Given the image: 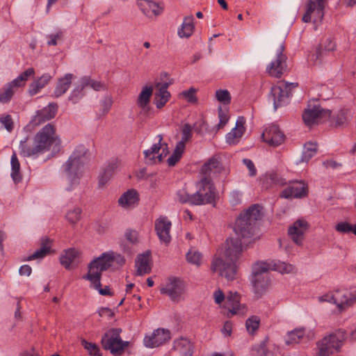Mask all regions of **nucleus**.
<instances>
[{
	"instance_id": "1",
	"label": "nucleus",
	"mask_w": 356,
	"mask_h": 356,
	"mask_svg": "<svg viewBox=\"0 0 356 356\" xmlns=\"http://www.w3.org/2000/svg\"><path fill=\"white\" fill-rule=\"evenodd\" d=\"M241 253L242 245L240 240L232 238L227 239L223 248L218 250L213 257L210 270L227 281L234 280L237 272L236 263Z\"/></svg>"
},
{
	"instance_id": "2",
	"label": "nucleus",
	"mask_w": 356,
	"mask_h": 356,
	"mask_svg": "<svg viewBox=\"0 0 356 356\" xmlns=\"http://www.w3.org/2000/svg\"><path fill=\"white\" fill-rule=\"evenodd\" d=\"M60 145L55 127L49 123L35 135L32 141L26 138L20 142L19 154L25 157L33 156L50 150L52 145L58 147Z\"/></svg>"
},
{
	"instance_id": "3",
	"label": "nucleus",
	"mask_w": 356,
	"mask_h": 356,
	"mask_svg": "<svg viewBox=\"0 0 356 356\" xmlns=\"http://www.w3.org/2000/svg\"><path fill=\"white\" fill-rule=\"evenodd\" d=\"M199 189L196 193L189 195L184 189L177 193L178 200L181 203H189L193 205L210 204L215 201L216 194L215 188L208 179H202L199 182Z\"/></svg>"
},
{
	"instance_id": "4",
	"label": "nucleus",
	"mask_w": 356,
	"mask_h": 356,
	"mask_svg": "<svg viewBox=\"0 0 356 356\" xmlns=\"http://www.w3.org/2000/svg\"><path fill=\"white\" fill-rule=\"evenodd\" d=\"M262 216L261 207L257 204L250 207L242 213L235 222L234 230L241 238H250L255 232L257 220Z\"/></svg>"
},
{
	"instance_id": "5",
	"label": "nucleus",
	"mask_w": 356,
	"mask_h": 356,
	"mask_svg": "<svg viewBox=\"0 0 356 356\" xmlns=\"http://www.w3.org/2000/svg\"><path fill=\"white\" fill-rule=\"evenodd\" d=\"M346 339V332L340 330L325 335L316 343L317 355L330 356L339 353Z\"/></svg>"
},
{
	"instance_id": "6",
	"label": "nucleus",
	"mask_w": 356,
	"mask_h": 356,
	"mask_svg": "<svg viewBox=\"0 0 356 356\" xmlns=\"http://www.w3.org/2000/svg\"><path fill=\"white\" fill-rule=\"evenodd\" d=\"M270 270V266L267 262H257L252 268V283L254 293L261 296L268 289L270 280L267 272Z\"/></svg>"
},
{
	"instance_id": "7",
	"label": "nucleus",
	"mask_w": 356,
	"mask_h": 356,
	"mask_svg": "<svg viewBox=\"0 0 356 356\" xmlns=\"http://www.w3.org/2000/svg\"><path fill=\"white\" fill-rule=\"evenodd\" d=\"M121 331L120 329H111L106 332L102 339L103 348L110 350L113 355H121L129 343L128 341L122 340Z\"/></svg>"
},
{
	"instance_id": "8",
	"label": "nucleus",
	"mask_w": 356,
	"mask_h": 356,
	"mask_svg": "<svg viewBox=\"0 0 356 356\" xmlns=\"http://www.w3.org/2000/svg\"><path fill=\"white\" fill-rule=\"evenodd\" d=\"M108 257L104 253L94 259L88 266V273L83 278L90 282L91 286H101V277L103 271L110 268Z\"/></svg>"
},
{
	"instance_id": "9",
	"label": "nucleus",
	"mask_w": 356,
	"mask_h": 356,
	"mask_svg": "<svg viewBox=\"0 0 356 356\" xmlns=\"http://www.w3.org/2000/svg\"><path fill=\"white\" fill-rule=\"evenodd\" d=\"M330 111L323 109L318 104H309L302 114V119L307 126L311 127L315 124L326 121L330 118Z\"/></svg>"
},
{
	"instance_id": "10",
	"label": "nucleus",
	"mask_w": 356,
	"mask_h": 356,
	"mask_svg": "<svg viewBox=\"0 0 356 356\" xmlns=\"http://www.w3.org/2000/svg\"><path fill=\"white\" fill-rule=\"evenodd\" d=\"M327 3V0H308L307 9L302 17V21L305 23H314L321 22L324 17V9Z\"/></svg>"
},
{
	"instance_id": "11",
	"label": "nucleus",
	"mask_w": 356,
	"mask_h": 356,
	"mask_svg": "<svg viewBox=\"0 0 356 356\" xmlns=\"http://www.w3.org/2000/svg\"><path fill=\"white\" fill-rule=\"evenodd\" d=\"M158 137L159 142L144 151L145 161L147 164L153 165L161 163L169 153L167 143L162 142V136L159 135Z\"/></svg>"
},
{
	"instance_id": "12",
	"label": "nucleus",
	"mask_w": 356,
	"mask_h": 356,
	"mask_svg": "<svg viewBox=\"0 0 356 356\" xmlns=\"http://www.w3.org/2000/svg\"><path fill=\"white\" fill-rule=\"evenodd\" d=\"M284 46L280 44L276 49L272 51V56L275 59L267 67V72L271 76L279 78L280 77L286 69V57L283 54Z\"/></svg>"
},
{
	"instance_id": "13",
	"label": "nucleus",
	"mask_w": 356,
	"mask_h": 356,
	"mask_svg": "<svg viewBox=\"0 0 356 356\" xmlns=\"http://www.w3.org/2000/svg\"><path fill=\"white\" fill-rule=\"evenodd\" d=\"M202 179H208L210 184L213 186L212 183V178L216 177L222 175L226 177L229 171L228 169L224 168L220 162L216 158H211L201 168Z\"/></svg>"
},
{
	"instance_id": "14",
	"label": "nucleus",
	"mask_w": 356,
	"mask_h": 356,
	"mask_svg": "<svg viewBox=\"0 0 356 356\" xmlns=\"http://www.w3.org/2000/svg\"><path fill=\"white\" fill-rule=\"evenodd\" d=\"M297 86V83L280 81L276 86L271 88V97L275 109L282 105L284 99L290 96L291 91Z\"/></svg>"
},
{
	"instance_id": "15",
	"label": "nucleus",
	"mask_w": 356,
	"mask_h": 356,
	"mask_svg": "<svg viewBox=\"0 0 356 356\" xmlns=\"http://www.w3.org/2000/svg\"><path fill=\"white\" fill-rule=\"evenodd\" d=\"M162 294H165L172 300L178 302L185 291L184 283L178 278L171 277L160 288Z\"/></svg>"
},
{
	"instance_id": "16",
	"label": "nucleus",
	"mask_w": 356,
	"mask_h": 356,
	"mask_svg": "<svg viewBox=\"0 0 356 356\" xmlns=\"http://www.w3.org/2000/svg\"><path fill=\"white\" fill-rule=\"evenodd\" d=\"M240 300L241 296L237 292L229 291L227 295L224 307L228 311V317L233 315H244L246 313L245 306L241 304Z\"/></svg>"
},
{
	"instance_id": "17",
	"label": "nucleus",
	"mask_w": 356,
	"mask_h": 356,
	"mask_svg": "<svg viewBox=\"0 0 356 356\" xmlns=\"http://www.w3.org/2000/svg\"><path fill=\"white\" fill-rule=\"evenodd\" d=\"M308 194V186L306 183L302 181H290L289 186L284 189L280 197L289 199V198H302L305 197Z\"/></svg>"
},
{
	"instance_id": "18",
	"label": "nucleus",
	"mask_w": 356,
	"mask_h": 356,
	"mask_svg": "<svg viewBox=\"0 0 356 356\" xmlns=\"http://www.w3.org/2000/svg\"><path fill=\"white\" fill-rule=\"evenodd\" d=\"M173 81L166 82H156L155 83L156 92L154 94V104L157 108H162L171 97L168 88L172 84Z\"/></svg>"
},
{
	"instance_id": "19",
	"label": "nucleus",
	"mask_w": 356,
	"mask_h": 356,
	"mask_svg": "<svg viewBox=\"0 0 356 356\" xmlns=\"http://www.w3.org/2000/svg\"><path fill=\"white\" fill-rule=\"evenodd\" d=\"M70 166H67V161L64 165V170L70 186L67 187V190H70L73 186L79 184V179L82 174L83 163L81 161L73 160Z\"/></svg>"
},
{
	"instance_id": "20",
	"label": "nucleus",
	"mask_w": 356,
	"mask_h": 356,
	"mask_svg": "<svg viewBox=\"0 0 356 356\" xmlns=\"http://www.w3.org/2000/svg\"><path fill=\"white\" fill-rule=\"evenodd\" d=\"M264 142L270 146L277 147L284 141V135L276 125H270L265 129L261 135Z\"/></svg>"
},
{
	"instance_id": "21",
	"label": "nucleus",
	"mask_w": 356,
	"mask_h": 356,
	"mask_svg": "<svg viewBox=\"0 0 356 356\" xmlns=\"http://www.w3.org/2000/svg\"><path fill=\"white\" fill-rule=\"evenodd\" d=\"M309 228L308 222L304 219H298L289 228L288 234L291 240L297 245H301L304 234Z\"/></svg>"
},
{
	"instance_id": "22",
	"label": "nucleus",
	"mask_w": 356,
	"mask_h": 356,
	"mask_svg": "<svg viewBox=\"0 0 356 356\" xmlns=\"http://www.w3.org/2000/svg\"><path fill=\"white\" fill-rule=\"evenodd\" d=\"M356 302V291L353 292L347 290H337L334 291V304L337 305L340 310L352 306Z\"/></svg>"
},
{
	"instance_id": "23",
	"label": "nucleus",
	"mask_w": 356,
	"mask_h": 356,
	"mask_svg": "<svg viewBox=\"0 0 356 356\" xmlns=\"http://www.w3.org/2000/svg\"><path fill=\"white\" fill-rule=\"evenodd\" d=\"M171 222L166 218L161 216L155 221V230L161 242L168 245L171 241L170 229Z\"/></svg>"
},
{
	"instance_id": "24",
	"label": "nucleus",
	"mask_w": 356,
	"mask_h": 356,
	"mask_svg": "<svg viewBox=\"0 0 356 356\" xmlns=\"http://www.w3.org/2000/svg\"><path fill=\"white\" fill-rule=\"evenodd\" d=\"M170 338V334L168 330L164 329L156 330L151 336L145 337L144 339L145 345L148 348L158 347Z\"/></svg>"
},
{
	"instance_id": "25",
	"label": "nucleus",
	"mask_w": 356,
	"mask_h": 356,
	"mask_svg": "<svg viewBox=\"0 0 356 356\" xmlns=\"http://www.w3.org/2000/svg\"><path fill=\"white\" fill-rule=\"evenodd\" d=\"M193 344L186 338H179L174 341L173 356H192L193 354Z\"/></svg>"
},
{
	"instance_id": "26",
	"label": "nucleus",
	"mask_w": 356,
	"mask_h": 356,
	"mask_svg": "<svg viewBox=\"0 0 356 356\" xmlns=\"http://www.w3.org/2000/svg\"><path fill=\"white\" fill-rule=\"evenodd\" d=\"M245 118L238 117L235 127L226 135V142L228 144L236 145L240 141L245 131Z\"/></svg>"
},
{
	"instance_id": "27",
	"label": "nucleus",
	"mask_w": 356,
	"mask_h": 356,
	"mask_svg": "<svg viewBox=\"0 0 356 356\" xmlns=\"http://www.w3.org/2000/svg\"><path fill=\"white\" fill-rule=\"evenodd\" d=\"M57 108L56 104H49L47 107L37 112L32 120L33 125L39 126L46 121L54 118L56 116Z\"/></svg>"
},
{
	"instance_id": "28",
	"label": "nucleus",
	"mask_w": 356,
	"mask_h": 356,
	"mask_svg": "<svg viewBox=\"0 0 356 356\" xmlns=\"http://www.w3.org/2000/svg\"><path fill=\"white\" fill-rule=\"evenodd\" d=\"M139 195L134 189L128 190L118 199L119 205L126 209L134 207L138 204Z\"/></svg>"
},
{
	"instance_id": "29",
	"label": "nucleus",
	"mask_w": 356,
	"mask_h": 356,
	"mask_svg": "<svg viewBox=\"0 0 356 356\" xmlns=\"http://www.w3.org/2000/svg\"><path fill=\"white\" fill-rule=\"evenodd\" d=\"M138 5L142 12L149 17L158 16L163 11V8L159 3L150 0H138Z\"/></svg>"
},
{
	"instance_id": "30",
	"label": "nucleus",
	"mask_w": 356,
	"mask_h": 356,
	"mask_svg": "<svg viewBox=\"0 0 356 356\" xmlns=\"http://www.w3.org/2000/svg\"><path fill=\"white\" fill-rule=\"evenodd\" d=\"M337 44L334 40L331 38H325L319 44L316 49L315 55H312V59L315 63H321V58L323 56V51H334L336 50Z\"/></svg>"
},
{
	"instance_id": "31",
	"label": "nucleus",
	"mask_w": 356,
	"mask_h": 356,
	"mask_svg": "<svg viewBox=\"0 0 356 356\" xmlns=\"http://www.w3.org/2000/svg\"><path fill=\"white\" fill-rule=\"evenodd\" d=\"M149 252L140 254L138 256L136 261V275H143L147 274L151 271V266L149 264Z\"/></svg>"
},
{
	"instance_id": "32",
	"label": "nucleus",
	"mask_w": 356,
	"mask_h": 356,
	"mask_svg": "<svg viewBox=\"0 0 356 356\" xmlns=\"http://www.w3.org/2000/svg\"><path fill=\"white\" fill-rule=\"evenodd\" d=\"M74 78V76L72 74L68 73L58 79L54 90V96L58 97L65 94L70 88Z\"/></svg>"
},
{
	"instance_id": "33",
	"label": "nucleus",
	"mask_w": 356,
	"mask_h": 356,
	"mask_svg": "<svg viewBox=\"0 0 356 356\" xmlns=\"http://www.w3.org/2000/svg\"><path fill=\"white\" fill-rule=\"evenodd\" d=\"M194 17L193 15H189L184 19L181 27L178 29V35L181 38H188L191 37L195 29L193 23Z\"/></svg>"
},
{
	"instance_id": "34",
	"label": "nucleus",
	"mask_w": 356,
	"mask_h": 356,
	"mask_svg": "<svg viewBox=\"0 0 356 356\" xmlns=\"http://www.w3.org/2000/svg\"><path fill=\"white\" fill-rule=\"evenodd\" d=\"M52 76L49 74H44L39 79L32 82L29 88V93L31 96L38 94L42 88L47 85L51 80Z\"/></svg>"
},
{
	"instance_id": "35",
	"label": "nucleus",
	"mask_w": 356,
	"mask_h": 356,
	"mask_svg": "<svg viewBox=\"0 0 356 356\" xmlns=\"http://www.w3.org/2000/svg\"><path fill=\"white\" fill-rule=\"evenodd\" d=\"M52 241L47 238H42L40 241V248L36 250L33 254L28 257V260L42 259L49 253L51 248Z\"/></svg>"
},
{
	"instance_id": "36",
	"label": "nucleus",
	"mask_w": 356,
	"mask_h": 356,
	"mask_svg": "<svg viewBox=\"0 0 356 356\" xmlns=\"http://www.w3.org/2000/svg\"><path fill=\"white\" fill-rule=\"evenodd\" d=\"M153 92V88L152 86H145L142 88L138 99L137 104L143 109H145L149 104L151 97Z\"/></svg>"
},
{
	"instance_id": "37",
	"label": "nucleus",
	"mask_w": 356,
	"mask_h": 356,
	"mask_svg": "<svg viewBox=\"0 0 356 356\" xmlns=\"http://www.w3.org/2000/svg\"><path fill=\"white\" fill-rule=\"evenodd\" d=\"M268 264L270 266V270L278 271L282 274L295 273L296 272V268L293 265L283 261H272L268 263Z\"/></svg>"
},
{
	"instance_id": "38",
	"label": "nucleus",
	"mask_w": 356,
	"mask_h": 356,
	"mask_svg": "<svg viewBox=\"0 0 356 356\" xmlns=\"http://www.w3.org/2000/svg\"><path fill=\"white\" fill-rule=\"evenodd\" d=\"M305 336L304 328L295 329L289 332L285 338V343L287 345L298 343Z\"/></svg>"
},
{
	"instance_id": "39",
	"label": "nucleus",
	"mask_w": 356,
	"mask_h": 356,
	"mask_svg": "<svg viewBox=\"0 0 356 356\" xmlns=\"http://www.w3.org/2000/svg\"><path fill=\"white\" fill-rule=\"evenodd\" d=\"M35 74V70L33 67L28 68L24 72L20 74L15 79L10 82V86L15 88L22 87L25 86L26 81L30 76Z\"/></svg>"
},
{
	"instance_id": "40",
	"label": "nucleus",
	"mask_w": 356,
	"mask_h": 356,
	"mask_svg": "<svg viewBox=\"0 0 356 356\" xmlns=\"http://www.w3.org/2000/svg\"><path fill=\"white\" fill-rule=\"evenodd\" d=\"M78 254L79 252L75 249H69L65 251L64 254H62L60 258L61 264L65 266V268L69 269Z\"/></svg>"
},
{
	"instance_id": "41",
	"label": "nucleus",
	"mask_w": 356,
	"mask_h": 356,
	"mask_svg": "<svg viewBox=\"0 0 356 356\" xmlns=\"http://www.w3.org/2000/svg\"><path fill=\"white\" fill-rule=\"evenodd\" d=\"M317 152V144L309 142L304 146L301 161L308 162Z\"/></svg>"
},
{
	"instance_id": "42",
	"label": "nucleus",
	"mask_w": 356,
	"mask_h": 356,
	"mask_svg": "<svg viewBox=\"0 0 356 356\" xmlns=\"http://www.w3.org/2000/svg\"><path fill=\"white\" fill-rule=\"evenodd\" d=\"M182 144H177L173 153L170 156L167 160L168 165L169 166H175L181 158V156L184 152Z\"/></svg>"
},
{
	"instance_id": "43",
	"label": "nucleus",
	"mask_w": 356,
	"mask_h": 356,
	"mask_svg": "<svg viewBox=\"0 0 356 356\" xmlns=\"http://www.w3.org/2000/svg\"><path fill=\"white\" fill-rule=\"evenodd\" d=\"M11 167L12 178L13 179L15 182L20 181L22 179V175L20 174V164L15 153H14L11 157Z\"/></svg>"
},
{
	"instance_id": "44",
	"label": "nucleus",
	"mask_w": 356,
	"mask_h": 356,
	"mask_svg": "<svg viewBox=\"0 0 356 356\" xmlns=\"http://www.w3.org/2000/svg\"><path fill=\"white\" fill-rule=\"evenodd\" d=\"M88 152V149L83 145H79L73 152L67 160V166H70L71 162L73 160L81 161L83 163V159Z\"/></svg>"
},
{
	"instance_id": "45",
	"label": "nucleus",
	"mask_w": 356,
	"mask_h": 356,
	"mask_svg": "<svg viewBox=\"0 0 356 356\" xmlns=\"http://www.w3.org/2000/svg\"><path fill=\"white\" fill-rule=\"evenodd\" d=\"M81 86L82 87L90 86L95 90H101L106 89V86L100 81L92 80L88 77H83L81 79Z\"/></svg>"
},
{
	"instance_id": "46",
	"label": "nucleus",
	"mask_w": 356,
	"mask_h": 356,
	"mask_svg": "<svg viewBox=\"0 0 356 356\" xmlns=\"http://www.w3.org/2000/svg\"><path fill=\"white\" fill-rule=\"evenodd\" d=\"M187 261L191 264L200 266L202 264V255L196 250H190L186 254Z\"/></svg>"
},
{
	"instance_id": "47",
	"label": "nucleus",
	"mask_w": 356,
	"mask_h": 356,
	"mask_svg": "<svg viewBox=\"0 0 356 356\" xmlns=\"http://www.w3.org/2000/svg\"><path fill=\"white\" fill-rule=\"evenodd\" d=\"M81 343L90 355L101 356L99 353V348L96 343L88 342L85 339H81Z\"/></svg>"
},
{
	"instance_id": "48",
	"label": "nucleus",
	"mask_w": 356,
	"mask_h": 356,
	"mask_svg": "<svg viewBox=\"0 0 356 356\" xmlns=\"http://www.w3.org/2000/svg\"><path fill=\"white\" fill-rule=\"evenodd\" d=\"M215 96L216 99L223 104H229L231 102V95L227 90H217Z\"/></svg>"
},
{
	"instance_id": "49",
	"label": "nucleus",
	"mask_w": 356,
	"mask_h": 356,
	"mask_svg": "<svg viewBox=\"0 0 356 356\" xmlns=\"http://www.w3.org/2000/svg\"><path fill=\"white\" fill-rule=\"evenodd\" d=\"M105 257H108V263L110 264V267L112 266L114 264H117L120 266H122L124 264L125 259L120 254H118L113 252H106L104 253Z\"/></svg>"
},
{
	"instance_id": "50",
	"label": "nucleus",
	"mask_w": 356,
	"mask_h": 356,
	"mask_svg": "<svg viewBox=\"0 0 356 356\" xmlns=\"http://www.w3.org/2000/svg\"><path fill=\"white\" fill-rule=\"evenodd\" d=\"M181 140L177 144H182L183 148L185 149L186 143H187L192 137V129L188 124H186L183 126L181 129Z\"/></svg>"
},
{
	"instance_id": "51",
	"label": "nucleus",
	"mask_w": 356,
	"mask_h": 356,
	"mask_svg": "<svg viewBox=\"0 0 356 356\" xmlns=\"http://www.w3.org/2000/svg\"><path fill=\"white\" fill-rule=\"evenodd\" d=\"M81 214V209L80 208H74L67 213L66 218L70 223L75 225L80 220Z\"/></svg>"
},
{
	"instance_id": "52",
	"label": "nucleus",
	"mask_w": 356,
	"mask_h": 356,
	"mask_svg": "<svg viewBox=\"0 0 356 356\" xmlns=\"http://www.w3.org/2000/svg\"><path fill=\"white\" fill-rule=\"evenodd\" d=\"M196 89L191 88L188 90H184L179 94V97L185 99L188 102L196 103L197 101L196 97Z\"/></svg>"
},
{
	"instance_id": "53",
	"label": "nucleus",
	"mask_w": 356,
	"mask_h": 356,
	"mask_svg": "<svg viewBox=\"0 0 356 356\" xmlns=\"http://www.w3.org/2000/svg\"><path fill=\"white\" fill-rule=\"evenodd\" d=\"M84 88L85 87H82L80 82L79 84L72 92L69 97L70 100L72 101L74 104L78 103L84 96Z\"/></svg>"
},
{
	"instance_id": "54",
	"label": "nucleus",
	"mask_w": 356,
	"mask_h": 356,
	"mask_svg": "<svg viewBox=\"0 0 356 356\" xmlns=\"http://www.w3.org/2000/svg\"><path fill=\"white\" fill-rule=\"evenodd\" d=\"M218 118L219 123L216 127V131H218L220 129H222L228 122V120L229 119L228 112L227 111L222 110L221 107L218 108Z\"/></svg>"
},
{
	"instance_id": "55",
	"label": "nucleus",
	"mask_w": 356,
	"mask_h": 356,
	"mask_svg": "<svg viewBox=\"0 0 356 356\" xmlns=\"http://www.w3.org/2000/svg\"><path fill=\"white\" fill-rule=\"evenodd\" d=\"M14 86H10V83L9 85L4 88L2 91L0 92V102L1 103H6L12 98L15 91L13 90Z\"/></svg>"
},
{
	"instance_id": "56",
	"label": "nucleus",
	"mask_w": 356,
	"mask_h": 356,
	"mask_svg": "<svg viewBox=\"0 0 356 356\" xmlns=\"http://www.w3.org/2000/svg\"><path fill=\"white\" fill-rule=\"evenodd\" d=\"M259 318L257 316H253L249 318L245 323L248 331L250 333H254L259 328Z\"/></svg>"
},
{
	"instance_id": "57",
	"label": "nucleus",
	"mask_w": 356,
	"mask_h": 356,
	"mask_svg": "<svg viewBox=\"0 0 356 356\" xmlns=\"http://www.w3.org/2000/svg\"><path fill=\"white\" fill-rule=\"evenodd\" d=\"M113 100L111 97H105L99 103V111L102 115L107 114L111 108Z\"/></svg>"
},
{
	"instance_id": "58",
	"label": "nucleus",
	"mask_w": 356,
	"mask_h": 356,
	"mask_svg": "<svg viewBox=\"0 0 356 356\" xmlns=\"http://www.w3.org/2000/svg\"><path fill=\"white\" fill-rule=\"evenodd\" d=\"M267 181H270L271 183L275 185L283 186L286 184L284 179L280 177V175L275 172H270L266 175Z\"/></svg>"
},
{
	"instance_id": "59",
	"label": "nucleus",
	"mask_w": 356,
	"mask_h": 356,
	"mask_svg": "<svg viewBox=\"0 0 356 356\" xmlns=\"http://www.w3.org/2000/svg\"><path fill=\"white\" fill-rule=\"evenodd\" d=\"M113 175L109 172H106L105 170L99 175L98 186L99 188H103L108 181L110 180Z\"/></svg>"
},
{
	"instance_id": "60",
	"label": "nucleus",
	"mask_w": 356,
	"mask_h": 356,
	"mask_svg": "<svg viewBox=\"0 0 356 356\" xmlns=\"http://www.w3.org/2000/svg\"><path fill=\"white\" fill-rule=\"evenodd\" d=\"M333 120L336 126L343 125L347 121L346 111L344 110L339 111Z\"/></svg>"
},
{
	"instance_id": "61",
	"label": "nucleus",
	"mask_w": 356,
	"mask_h": 356,
	"mask_svg": "<svg viewBox=\"0 0 356 356\" xmlns=\"http://www.w3.org/2000/svg\"><path fill=\"white\" fill-rule=\"evenodd\" d=\"M335 229L342 234H348L351 232L352 225L347 222H341L336 225Z\"/></svg>"
},
{
	"instance_id": "62",
	"label": "nucleus",
	"mask_w": 356,
	"mask_h": 356,
	"mask_svg": "<svg viewBox=\"0 0 356 356\" xmlns=\"http://www.w3.org/2000/svg\"><path fill=\"white\" fill-rule=\"evenodd\" d=\"M0 122L8 131H11L13 129V121L10 115H6L0 118Z\"/></svg>"
},
{
	"instance_id": "63",
	"label": "nucleus",
	"mask_w": 356,
	"mask_h": 356,
	"mask_svg": "<svg viewBox=\"0 0 356 356\" xmlns=\"http://www.w3.org/2000/svg\"><path fill=\"white\" fill-rule=\"evenodd\" d=\"M254 351L255 352V356H270V353L267 350L266 346L264 343H261L259 346L254 348Z\"/></svg>"
},
{
	"instance_id": "64",
	"label": "nucleus",
	"mask_w": 356,
	"mask_h": 356,
	"mask_svg": "<svg viewBox=\"0 0 356 356\" xmlns=\"http://www.w3.org/2000/svg\"><path fill=\"white\" fill-rule=\"evenodd\" d=\"M243 162L249 170V175L252 177L255 176L257 174V169L253 162L248 159H243Z\"/></svg>"
}]
</instances>
